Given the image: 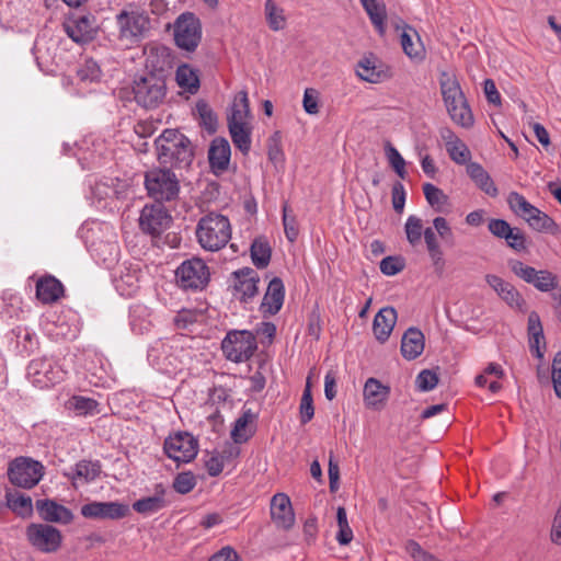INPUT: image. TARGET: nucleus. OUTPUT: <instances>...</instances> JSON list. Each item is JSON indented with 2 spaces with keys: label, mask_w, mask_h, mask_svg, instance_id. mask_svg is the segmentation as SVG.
Listing matches in <instances>:
<instances>
[{
  "label": "nucleus",
  "mask_w": 561,
  "mask_h": 561,
  "mask_svg": "<svg viewBox=\"0 0 561 561\" xmlns=\"http://www.w3.org/2000/svg\"><path fill=\"white\" fill-rule=\"evenodd\" d=\"M133 93L137 104L145 108H156L165 98V82L154 75H148L135 80Z\"/></svg>",
  "instance_id": "0eeeda50"
},
{
  "label": "nucleus",
  "mask_w": 561,
  "mask_h": 561,
  "mask_svg": "<svg viewBox=\"0 0 561 561\" xmlns=\"http://www.w3.org/2000/svg\"><path fill=\"white\" fill-rule=\"evenodd\" d=\"M64 295L62 284L54 276H45L36 283V297L43 304L56 302Z\"/></svg>",
  "instance_id": "c85d7f7f"
},
{
  "label": "nucleus",
  "mask_w": 561,
  "mask_h": 561,
  "mask_svg": "<svg viewBox=\"0 0 561 561\" xmlns=\"http://www.w3.org/2000/svg\"><path fill=\"white\" fill-rule=\"evenodd\" d=\"M283 225L287 239L294 242L298 237V227L295 216L289 214L287 204L283 206Z\"/></svg>",
  "instance_id": "bf43d9fd"
},
{
  "label": "nucleus",
  "mask_w": 561,
  "mask_h": 561,
  "mask_svg": "<svg viewBox=\"0 0 561 561\" xmlns=\"http://www.w3.org/2000/svg\"><path fill=\"white\" fill-rule=\"evenodd\" d=\"M100 472L101 466L99 462L82 460L75 466L72 479H82L88 482L98 478Z\"/></svg>",
  "instance_id": "49530a36"
},
{
  "label": "nucleus",
  "mask_w": 561,
  "mask_h": 561,
  "mask_svg": "<svg viewBox=\"0 0 561 561\" xmlns=\"http://www.w3.org/2000/svg\"><path fill=\"white\" fill-rule=\"evenodd\" d=\"M386 152H387L388 161H389L390 165L392 167V169L394 170V172L401 179L404 180L407 176L405 161L402 158V156L400 154V152L390 142H388L386 146Z\"/></svg>",
  "instance_id": "864d4df0"
},
{
  "label": "nucleus",
  "mask_w": 561,
  "mask_h": 561,
  "mask_svg": "<svg viewBox=\"0 0 561 561\" xmlns=\"http://www.w3.org/2000/svg\"><path fill=\"white\" fill-rule=\"evenodd\" d=\"M319 93L317 90L312 88H308L305 90L302 106L304 110L311 115H316L319 113V102H318Z\"/></svg>",
  "instance_id": "e2e57ef3"
},
{
  "label": "nucleus",
  "mask_w": 561,
  "mask_h": 561,
  "mask_svg": "<svg viewBox=\"0 0 561 561\" xmlns=\"http://www.w3.org/2000/svg\"><path fill=\"white\" fill-rule=\"evenodd\" d=\"M163 450L175 462L187 463L197 456L198 440L187 432H176L165 438Z\"/></svg>",
  "instance_id": "9d476101"
},
{
  "label": "nucleus",
  "mask_w": 561,
  "mask_h": 561,
  "mask_svg": "<svg viewBox=\"0 0 561 561\" xmlns=\"http://www.w3.org/2000/svg\"><path fill=\"white\" fill-rule=\"evenodd\" d=\"M36 508L39 516L46 522L69 524L73 519V514L69 508L53 500L37 501Z\"/></svg>",
  "instance_id": "b1692460"
},
{
  "label": "nucleus",
  "mask_w": 561,
  "mask_h": 561,
  "mask_svg": "<svg viewBox=\"0 0 561 561\" xmlns=\"http://www.w3.org/2000/svg\"><path fill=\"white\" fill-rule=\"evenodd\" d=\"M438 383V377L428 369L422 370L416 377V385L421 391L433 390Z\"/></svg>",
  "instance_id": "680f3d73"
},
{
  "label": "nucleus",
  "mask_w": 561,
  "mask_h": 561,
  "mask_svg": "<svg viewBox=\"0 0 561 561\" xmlns=\"http://www.w3.org/2000/svg\"><path fill=\"white\" fill-rule=\"evenodd\" d=\"M195 485L196 480L191 472L179 473L173 481L174 490L181 494L191 492Z\"/></svg>",
  "instance_id": "052dcab7"
},
{
  "label": "nucleus",
  "mask_w": 561,
  "mask_h": 561,
  "mask_svg": "<svg viewBox=\"0 0 561 561\" xmlns=\"http://www.w3.org/2000/svg\"><path fill=\"white\" fill-rule=\"evenodd\" d=\"M158 160L172 167H187L193 160L190 139L176 129H165L157 139Z\"/></svg>",
  "instance_id": "f03ea898"
},
{
  "label": "nucleus",
  "mask_w": 561,
  "mask_h": 561,
  "mask_svg": "<svg viewBox=\"0 0 561 561\" xmlns=\"http://www.w3.org/2000/svg\"><path fill=\"white\" fill-rule=\"evenodd\" d=\"M510 267L517 277H519L520 279L528 284L534 282V278L535 276H537L538 272L536 268L526 265L525 263L518 260L510 261Z\"/></svg>",
  "instance_id": "4d7b16f0"
},
{
  "label": "nucleus",
  "mask_w": 561,
  "mask_h": 561,
  "mask_svg": "<svg viewBox=\"0 0 561 561\" xmlns=\"http://www.w3.org/2000/svg\"><path fill=\"white\" fill-rule=\"evenodd\" d=\"M170 50L167 47H158L150 51L148 61H151L156 70L163 71L170 66Z\"/></svg>",
  "instance_id": "6e6d98bb"
},
{
  "label": "nucleus",
  "mask_w": 561,
  "mask_h": 561,
  "mask_svg": "<svg viewBox=\"0 0 561 561\" xmlns=\"http://www.w3.org/2000/svg\"><path fill=\"white\" fill-rule=\"evenodd\" d=\"M528 334L531 353L541 359L543 353L540 350V344L545 345V336L539 316L536 312H531L528 317Z\"/></svg>",
  "instance_id": "f704fd0d"
},
{
  "label": "nucleus",
  "mask_w": 561,
  "mask_h": 561,
  "mask_svg": "<svg viewBox=\"0 0 561 561\" xmlns=\"http://www.w3.org/2000/svg\"><path fill=\"white\" fill-rule=\"evenodd\" d=\"M44 474V466L28 457H18L9 465L8 477L12 484L31 489L35 486Z\"/></svg>",
  "instance_id": "6e6552de"
},
{
  "label": "nucleus",
  "mask_w": 561,
  "mask_h": 561,
  "mask_svg": "<svg viewBox=\"0 0 561 561\" xmlns=\"http://www.w3.org/2000/svg\"><path fill=\"white\" fill-rule=\"evenodd\" d=\"M271 247L264 238H257L251 245V259L257 268H264L271 261Z\"/></svg>",
  "instance_id": "58836bf2"
},
{
  "label": "nucleus",
  "mask_w": 561,
  "mask_h": 561,
  "mask_svg": "<svg viewBox=\"0 0 561 561\" xmlns=\"http://www.w3.org/2000/svg\"><path fill=\"white\" fill-rule=\"evenodd\" d=\"M92 255L106 265H111L118 259L119 248L115 241L92 242Z\"/></svg>",
  "instance_id": "c9c22d12"
},
{
  "label": "nucleus",
  "mask_w": 561,
  "mask_h": 561,
  "mask_svg": "<svg viewBox=\"0 0 561 561\" xmlns=\"http://www.w3.org/2000/svg\"><path fill=\"white\" fill-rule=\"evenodd\" d=\"M530 284L538 290L546 293L557 288L558 279L551 272L541 270L537 272V276H535L534 282Z\"/></svg>",
  "instance_id": "3c124183"
},
{
  "label": "nucleus",
  "mask_w": 561,
  "mask_h": 561,
  "mask_svg": "<svg viewBox=\"0 0 561 561\" xmlns=\"http://www.w3.org/2000/svg\"><path fill=\"white\" fill-rule=\"evenodd\" d=\"M67 371L56 362L48 358L33 359L27 366V377L38 388H48L61 382Z\"/></svg>",
  "instance_id": "1a4fd4ad"
},
{
  "label": "nucleus",
  "mask_w": 561,
  "mask_h": 561,
  "mask_svg": "<svg viewBox=\"0 0 561 561\" xmlns=\"http://www.w3.org/2000/svg\"><path fill=\"white\" fill-rule=\"evenodd\" d=\"M225 357L233 363L249 360L257 350L255 335L248 330L229 331L221 342Z\"/></svg>",
  "instance_id": "20e7f679"
},
{
  "label": "nucleus",
  "mask_w": 561,
  "mask_h": 561,
  "mask_svg": "<svg viewBox=\"0 0 561 561\" xmlns=\"http://www.w3.org/2000/svg\"><path fill=\"white\" fill-rule=\"evenodd\" d=\"M390 396V388L376 378H368L364 385L363 399L367 409L380 411Z\"/></svg>",
  "instance_id": "6ab92c4d"
},
{
  "label": "nucleus",
  "mask_w": 561,
  "mask_h": 561,
  "mask_svg": "<svg viewBox=\"0 0 561 561\" xmlns=\"http://www.w3.org/2000/svg\"><path fill=\"white\" fill-rule=\"evenodd\" d=\"M167 490L162 484H157L154 494L137 500L133 503V510L141 515L149 516L167 507Z\"/></svg>",
  "instance_id": "393cba45"
},
{
  "label": "nucleus",
  "mask_w": 561,
  "mask_h": 561,
  "mask_svg": "<svg viewBox=\"0 0 561 561\" xmlns=\"http://www.w3.org/2000/svg\"><path fill=\"white\" fill-rule=\"evenodd\" d=\"M336 520L339 526L336 540L341 546H346L353 540V530L348 525L346 510L343 506L337 507Z\"/></svg>",
  "instance_id": "a18cd8bd"
},
{
  "label": "nucleus",
  "mask_w": 561,
  "mask_h": 561,
  "mask_svg": "<svg viewBox=\"0 0 561 561\" xmlns=\"http://www.w3.org/2000/svg\"><path fill=\"white\" fill-rule=\"evenodd\" d=\"M148 195L162 203L174 199L180 191L176 175L169 169H152L145 174Z\"/></svg>",
  "instance_id": "39448f33"
},
{
  "label": "nucleus",
  "mask_w": 561,
  "mask_h": 561,
  "mask_svg": "<svg viewBox=\"0 0 561 561\" xmlns=\"http://www.w3.org/2000/svg\"><path fill=\"white\" fill-rule=\"evenodd\" d=\"M401 46L411 59L422 60L425 57V48L417 32L407 26L401 34Z\"/></svg>",
  "instance_id": "7c9ffc66"
},
{
  "label": "nucleus",
  "mask_w": 561,
  "mask_h": 561,
  "mask_svg": "<svg viewBox=\"0 0 561 561\" xmlns=\"http://www.w3.org/2000/svg\"><path fill=\"white\" fill-rule=\"evenodd\" d=\"M119 38L138 42L149 28V19L138 10H123L116 15Z\"/></svg>",
  "instance_id": "f8f14e48"
},
{
  "label": "nucleus",
  "mask_w": 561,
  "mask_h": 561,
  "mask_svg": "<svg viewBox=\"0 0 561 561\" xmlns=\"http://www.w3.org/2000/svg\"><path fill=\"white\" fill-rule=\"evenodd\" d=\"M530 228L539 232H547L551 234H559L560 228L557 222L540 209L528 224Z\"/></svg>",
  "instance_id": "c03bdc74"
},
{
  "label": "nucleus",
  "mask_w": 561,
  "mask_h": 561,
  "mask_svg": "<svg viewBox=\"0 0 561 561\" xmlns=\"http://www.w3.org/2000/svg\"><path fill=\"white\" fill-rule=\"evenodd\" d=\"M233 296L241 302H248L259 293V274L251 267H243L232 273Z\"/></svg>",
  "instance_id": "dca6fc26"
},
{
  "label": "nucleus",
  "mask_w": 561,
  "mask_h": 561,
  "mask_svg": "<svg viewBox=\"0 0 561 561\" xmlns=\"http://www.w3.org/2000/svg\"><path fill=\"white\" fill-rule=\"evenodd\" d=\"M175 82L183 91L195 94L201 85L198 71L187 64H182L175 71Z\"/></svg>",
  "instance_id": "2f4dec72"
},
{
  "label": "nucleus",
  "mask_w": 561,
  "mask_h": 561,
  "mask_svg": "<svg viewBox=\"0 0 561 561\" xmlns=\"http://www.w3.org/2000/svg\"><path fill=\"white\" fill-rule=\"evenodd\" d=\"M551 378L556 394L561 398V352H558L553 358Z\"/></svg>",
  "instance_id": "774afa93"
},
{
  "label": "nucleus",
  "mask_w": 561,
  "mask_h": 561,
  "mask_svg": "<svg viewBox=\"0 0 561 561\" xmlns=\"http://www.w3.org/2000/svg\"><path fill=\"white\" fill-rule=\"evenodd\" d=\"M231 156L230 145L227 139L215 138L208 150V160L210 167L217 171H225L229 167Z\"/></svg>",
  "instance_id": "bb28decb"
},
{
  "label": "nucleus",
  "mask_w": 561,
  "mask_h": 561,
  "mask_svg": "<svg viewBox=\"0 0 561 561\" xmlns=\"http://www.w3.org/2000/svg\"><path fill=\"white\" fill-rule=\"evenodd\" d=\"M266 22L271 30L282 31L286 26V16L284 9L275 3L274 0H266L264 7Z\"/></svg>",
  "instance_id": "e433bc0d"
},
{
  "label": "nucleus",
  "mask_w": 561,
  "mask_h": 561,
  "mask_svg": "<svg viewBox=\"0 0 561 561\" xmlns=\"http://www.w3.org/2000/svg\"><path fill=\"white\" fill-rule=\"evenodd\" d=\"M8 506L14 513L21 516H25L32 512V500L26 495H7Z\"/></svg>",
  "instance_id": "09e8293b"
},
{
  "label": "nucleus",
  "mask_w": 561,
  "mask_h": 561,
  "mask_svg": "<svg viewBox=\"0 0 561 561\" xmlns=\"http://www.w3.org/2000/svg\"><path fill=\"white\" fill-rule=\"evenodd\" d=\"M195 233L204 250L217 252L231 239V225L226 216L209 213L198 220Z\"/></svg>",
  "instance_id": "7ed1b4c3"
},
{
  "label": "nucleus",
  "mask_w": 561,
  "mask_h": 561,
  "mask_svg": "<svg viewBox=\"0 0 561 561\" xmlns=\"http://www.w3.org/2000/svg\"><path fill=\"white\" fill-rule=\"evenodd\" d=\"M28 542L44 553L56 552L62 541L61 533L48 524H31L26 528Z\"/></svg>",
  "instance_id": "ddd939ff"
},
{
  "label": "nucleus",
  "mask_w": 561,
  "mask_h": 561,
  "mask_svg": "<svg viewBox=\"0 0 561 561\" xmlns=\"http://www.w3.org/2000/svg\"><path fill=\"white\" fill-rule=\"evenodd\" d=\"M503 239L511 249L517 252H522L526 249L525 233L517 227H512L511 232H507Z\"/></svg>",
  "instance_id": "13d9d810"
},
{
  "label": "nucleus",
  "mask_w": 561,
  "mask_h": 561,
  "mask_svg": "<svg viewBox=\"0 0 561 561\" xmlns=\"http://www.w3.org/2000/svg\"><path fill=\"white\" fill-rule=\"evenodd\" d=\"M231 139L236 148H238L243 154H248L251 149V125L245 126H229L228 127Z\"/></svg>",
  "instance_id": "4c0bfd02"
},
{
  "label": "nucleus",
  "mask_w": 561,
  "mask_h": 561,
  "mask_svg": "<svg viewBox=\"0 0 561 561\" xmlns=\"http://www.w3.org/2000/svg\"><path fill=\"white\" fill-rule=\"evenodd\" d=\"M285 298V287L279 277H274L267 286L260 311L264 318L275 316L283 307Z\"/></svg>",
  "instance_id": "a211bd4d"
},
{
  "label": "nucleus",
  "mask_w": 561,
  "mask_h": 561,
  "mask_svg": "<svg viewBox=\"0 0 561 561\" xmlns=\"http://www.w3.org/2000/svg\"><path fill=\"white\" fill-rule=\"evenodd\" d=\"M102 71L98 62L93 59H85L77 69V78L81 83L99 82Z\"/></svg>",
  "instance_id": "a19ab883"
},
{
  "label": "nucleus",
  "mask_w": 561,
  "mask_h": 561,
  "mask_svg": "<svg viewBox=\"0 0 561 561\" xmlns=\"http://www.w3.org/2000/svg\"><path fill=\"white\" fill-rule=\"evenodd\" d=\"M510 209L527 224L535 217L539 208L530 204L522 194L511 192L507 196Z\"/></svg>",
  "instance_id": "72a5a7b5"
},
{
  "label": "nucleus",
  "mask_w": 561,
  "mask_h": 561,
  "mask_svg": "<svg viewBox=\"0 0 561 561\" xmlns=\"http://www.w3.org/2000/svg\"><path fill=\"white\" fill-rule=\"evenodd\" d=\"M116 288L122 295L133 296L139 288V271L126 268L125 273H121L116 279Z\"/></svg>",
  "instance_id": "ea45409f"
},
{
  "label": "nucleus",
  "mask_w": 561,
  "mask_h": 561,
  "mask_svg": "<svg viewBox=\"0 0 561 561\" xmlns=\"http://www.w3.org/2000/svg\"><path fill=\"white\" fill-rule=\"evenodd\" d=\"M300 422L302 424H307L310 422L314 415V408H313V400L311 394V389L309 382H307V386L304 390L301 400H300Z\"/></svg>",
  "instance_id": "8fccbe9b"
},
{
  "label": "nucleus",
  "mask_w": 561,
  "mask_h": 561,
  "mask_svg": "<svg viewBox=\"0 0 561 561\" xmlns=\"http://www.w3.org/2000/svg\"><path fill=\"white\" fill-rule=\"evenodd\" d=\"M397 311L392 307L381 308L376 313L373 322V333L377 341L385 343L389 339L397 323Z\"/></svg>",
  "instance_id": "4be33fe9"
},
{
  "label": "nucleus",
  "mask_w": 561,
  "mask_h": 561,
  "mask_svg": "<svg viewBox=\"0 0 561 561\" xmlns=\"http://www.w3.org/2000/svg\"><path fill=\"white\" fill-rule=\"evenodd\" d=\"M485 282L508 306L519 308L524 302L517 289L502 277L488 274L485 275Z\"/></svg>",
  "instance_id": "5701e85b"
},
{
  "label": "nucleus",
  "mask_w": 561,
  "mask_h": 561,
  "mask_svg": "<svg viewBox=\"0 0 561 561\" xmlns=\"http://www.w3.org/2000/svg\"><path fill=\"white\" fill-rule=\"evenodd\" d=\"M439 87L450 119L462 128H470L474 123L473 114L457 77L443 71L439 76Z\"/></svg>",
  "instance_id": "f257e3e1"
},
{
  "label": "nucleus",
  "mask_w": 561,
  "mask_h": 561,
  "mask_svg": "<svg viewBox=\"0 0 561 561\" xmlns=\"http://www.w3.org/2000/svg\"><path fill=\"white\" fill-rule=\"evenodd\" d=\"M172 217L161 203L146 205L139 217L140 229L151 236L161 234L170 227Z\"/></svg>",
  "instance_id": "4468645a"
},
{
  "label": "nucleus",
  "mask_w": 561,
  "mask_h": 561,
  "mask_svg": "<svg viewBox=\"0 0 561 561\" xmlns=\"http://www.w3.org/2000/svg\"><path fill=\"white\" fill-rule=\"evenodd\" d=\"M489 231L496 238L503 239L507 232H511L512 226L504 219H490L488 224Z\"/></svg>",
  "instance_id": "0e129e2a"
},
{
  "label": "nucleus",
  "mask_w": 561,
  "mask_h": 561,
  "mask_svg": "<svg viewBox=\"0 0 561 561\" xmlns=\"http://www.w3.org/2000/svg\"><path fill=\"white\" fill-rule=\"evenodd\" d=\"M250 119L251 112L248 92L242 90L234 95L230 105L229 113L227 115L228 127L251 125Z\"/></svg>",
  "instance_id": "412c9836"
},
{
  "label": "nucleus",
  "mask_w": 561,
  "mask_h": 561,
  "mask_svg": "<svg viewBox=\"0 0 561 561\" xmlns=\"http://www.w3.org/2000/svg\"><path fill=\"white\" fill-rule=\"evenodd\" d=\"M173 321L178 329H186L197 321V313L192 310L183 309L176 313Z\"/></svg>",
  "instance_id": "69168bd1"
},
{
  "label": "nucleus",
  "mask_w": 561,
  "mask_h": 561,
  "mask_svg": "<svg viewBox=\"0 0 561 561\" xmlns=\"http://www.w3.org/2000/svg\"><path fill=\"white\" fill-rule=\"evenodd\" d=\"M254 415L250 410L242 413L234 422V426L231 431V437L234 443L241 444L247 442L252 433L248 430V425L253 421Z\"/></svg>",
  "instance_id": "79ce46f5"
},
{
  "label": "nucleus",
  "mask_w": 561,
  "mask_h": 561,
  "mask_svg": "<svg viewBox=\"0 0 561 561\" xmlns=\"http://www.w3.org/2000/svg\"><path fill=\"white\" fill-rule=\"evenodd\" d=\"M202 23L192 12L180 14L173 25L175 45L187 53H194L202 41Z\"/></svg>",
  "instance_id": "423d86ee"
},
{
  "label": "nucleus",
  "mask_w": 561,
  "mask_h": 561,
  "mask_svg": "<svg viewBox=\"0 0 561 561\" xmlns=\"http://www.w3.org/2000/svg\"><path fill=\"white\" fill-rule=\"evenodd\" d=\"M423 193L427 203L437 209H440L447 202V196L444 192L431 183H425L423 185Z\"/></svg>",
  "instance_id": "603ef678"
},
{
  "label": "nucleus",
  "mask_w": 561,
  "mask_h": 561,
  "mask_svg": "<svg viewBox=\"0 0 561 561\" xmlns=\"http://www.w3.org/2000/svg\"><path fill=\"white\" fill-rule=\"evenodd\" d=\"M405 204V191L401 182H396L392 186V206L397 213H402Z\"/></svg>",
  "instance_id": "338daca9"
},
{
  "label": "nucleus",
  "mask_w": 561,
  "mask_h": 561,
  "mask_svg": "<svg viewBox=\"0 0 561 561\" xmlns=\"http://www.w3.org/2000/svg\"><path fill=\"white\" fill-rule=\"evenodd\" d=\"M175 274L179 284L185 289H203L210 277L208 266L198 257L184 261L176 268Z\"/></svg>",
  "instance_id": "9b49d317"
},
{
  "label": "nucleus",
  "mask_w": 561,
  "mask_h": 561,
  "mask_svg": "<svg viewBox=\"0 0 561 561\" xmlns=\"http://www.w3.org/2000/svg\"><path fill=\"white\" fill-rule=\"evenodd\" d=\"M466 171L476 186L483 193L491 197H496L499 195V190L494 181L480 163L469 162L466 167Z\"/></svg>",
  "instance_id": "cd10ccee"
},
{
  "label": "nucleus",
  "mask_w": 561,
  "mask_h": 561,
  "mask_svg": "<svg viewBox=\"0 0 561 561\" xmlns=\"http://www.w3.org/2000/svg\"><path fill=\"white\" fill-rule=\"evenodd\" d=\"M450 159L457 164H468L471 158V152L468 149L467 145L460 140L456 141L455 145L448 146L446 148Z\"/></svg>",
  "instance_id": "5fc2aeb1"
},
{
  "label": "nucleus",
  "mask_w": 561,
  "mask_h": 561,
  "mask_svg": "<svg viewBox=\"0 0 561 561\" xmlns=\"http://www.w3.org/2000/svg\"><path fill=\"white\" fill-rule=\"evenodd\" d=\"M356 75L364 81L370 83H379L386 80L389 76L381 66L373 57H365L357 64Z\"/></svg>",
  "instance_id": "c756f323"
},
{
  "label": "nucleus",
  "mask_w": 561,
  "mask_h": 561,
  "mask_svg": "<svg viewBox=\"0 0 561 561\" xmlns=\"http://www.w3.org/2000/svg\"><path fill=\"white\" fill-rule=\"evenodd\" d=\"M404 231L411 245L419 244L424 232L422 219L415 215L409 216L404 225Z\"/></svg>",
  "instance_id": "de8ad7c7"
},
{
  "label": "nucleus",
  "mask_w": 561,
  "mask_h": 561,
  "mask_svg": "<svg viewBox=\"0 0 561 561\" xmlns=\"http://www.w3.org/2000/svg\"><path fill=\"white\" fill-rule=\"evenodd\" d=\"M424 345L425 339L422 331L416 328H409L401 340L402 356L408 360L415 359L423 353Z\"/></svg>",
  "instance_id": "a878e982"
},
{
  "label": "nucleus",
  "mask_w": 561,
  "mask_h": 561,
  "mask_svg": "<svg viewBox=\"0 0 561 561\" xmlns=\"http://www.w3.org/2000/svg\"><path fill=\"white\" fill-rule=\"evenodd\" d=\"M371 24L380 35L386 32L387 11L386 5L379 0H359Z\"/></svg>",
  "instance_id": "473e14b6"
},
{
  "label": "nucleus",
  "mask_w": 561,
  "mask_h": 561,
  "mask_svg": "<svg viewBox=\"0 0 561 561\" xmlns=\"http://www.w3.org/2000/svg\"><path fill=\"white\" fill-rule=\"evenodd\" d=\"M65 30L68 36L77 43L92 41L95 35L94 21L89 15H79L68 20Z\"/></svg>",
  "instance_id": "aec40b11"
},
{
  "label": "nucleus",
  "mask_w": 561,
  "mask_h": 561,
  "mask_svg": "<svg viewBox=\"0 0 561 561\" xmlns=\"http://www.w3.org/2000/svg\"><path fill=\"white\" fill-rule=\"evenodd\" d=\"M81 515L90 519H121L127 516L129 507L119 502H90L81 506Z\"/></svg>",
  "instance_id": "2eb2a0df"
},
{
  "label": "nucleus",
  "mask_w": 561,
  "mask_h": 561,
  "mask_svg": "<svg viewBox=\"0 0 561 561\" xmlns=\"http://www.w3.org/2000/svg\"><path fill=\"white\" fill-rule=\"evenodd\" d=\"M271 518L278 529L289 530L295 524V513L289 496L277 493L271 500Z\"/></svg>",
  "instance_id": "f3484780"
},
{
  "label": "nucleus",
  "mask_w": 561,
  "mask_h": 561,
  "mask_svg": "<svg viewBox=\"0 0 561 561\" xmlns=\"http://www.w3.org/2000/svg\"><path fill=\"white\" fill-rule=\"evenodd\" d=\"M67 408L73 410L79 415L98 413V402L92 398L83 396H73L67 401Z\"/></svg>",
  "instance_id": "37998d69"
}]
</instances>
